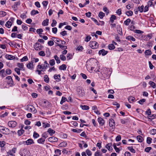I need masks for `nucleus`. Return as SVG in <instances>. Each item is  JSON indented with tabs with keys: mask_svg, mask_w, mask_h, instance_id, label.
<instances>
[{
	"mask_svg": "<svg viewBox=\"0 0 156 156\" xmlns=\"http://www.w3.org/2000/svg\"><path fill=\"white\" fill-rule=\"evenodd\" d=\"M89 62H90L89 65L92 70L94 69L95 66L97 65V61L95 58H91L89 60Z\"/></svg>",
	"mask_w": 156,
	"mask_h": 156,
	"instance_id": "nucleus-1",
	"label": "nucleus"
},
{
	"mask_svg": "<svg viewBox=\"0 0 156 156\" xmlns=\"http://www.w3.org/2000/svg\"><path fill=\"white\" fill-rule=\"evenodd\" d=\"M89 45L90 47L93 49H97L99 46L98 43L95 41H90Z\"/></svg>",
	"mask_w": 156,
	"mask_h": 156,
	"instance_id": "nucleus-2",
	"label": "nucleus"
},
{
	"mask_svg": "<svg viewBox=\"0 0 156 156\" xmlns=\"http://www.w3.org/2000/svg\"><path fill=\"white\" fill-rule=\"evenodd\" d=\"M27 109L34 114L36 113L37 112L36 109L31 105H28L27 106Z\"/></svg>",
	"mask_w": 156,
	"mask_h": 156,
	"instance_id": "nucleus-3",
	"label": "nucleus"
},
{
	"mask_svg": "<svg viewBox=\"0 0 156 156\" xmlns=\"http://www.w3.org/2000/svg\"><path fill=\"white\" fill-rule=\"evenodd\" d=\"M34 49L37 51H40L42 50L44 47L41 45L39 43H36L34 45Z\"/></svg>",
	"mask_w": 156,
	"mask_h": 156,
	"instance_id": "nucleus-4",
	"label": "nucleus"
},
{
	"mask_svg": "<svg viewBox=\"0 0 156 156\" xmlns=\"http://www.w3.org/2000/svg\"><path fill=\"white\" fill-rule=\"evenodd\" d=\"M76 90L77 94L79 96L83 97L84 95L85 94L82 92L81 88L80 87H77Z\"/></svg>",
	"mask_w": 156,
	"mask_h": 156,
	"instance_id": "nucleus-5",
	"label": "nucleus"
},
{
	"mask_svg": "<svg viewBox=\"0 0 156 156\" xmlns=\"http://www.w3.org/2000/svg\"><path fill=\"white\" fill-rule=\"evenodd\" d=\"M6 79L8 80V81H7V83L10 86L13 85V81L11 76H8L6 77Z\"/></svg>",
	"mask_w": 156,
	"mask_h": 156,
	"instance_id": "nucleus-6",
	"label": "nucleus"
},
{
	"mask_svg": "<svg viewBox=\"0 0 156 156\" xmlns=\"http://www.w3.org/2000/svg\"><path fill=\"white\" fill-rule=\"evenodd\" d=\"M9 126L11 127H15L17 125V123L15 121H9L8 123Z\"/></svg>",
	"mask_w": 156,
	"mask_h": 156,
	"instance_id": "nucleus-7",
	"label": "nucleus"
},
{
	"mask_svg": "<svg viewBox=\"0 0 156 156\" xmlns=\"http://www.w3.org/2000/svg\"><path fill=\"white\" fill-rule=\"evenodd\" d=\"M42 70H43V71H45L46 69H47V68L49 66V65L47 61H45L44 62V64H42Z\"/></svg>",
	"mask_w": 156,
	"mask_h": 156,
	"instance_id": "nucleus-8",
	"label": "nucleus"
},
{
	"mask_svg": "<svg viewBox=\"0 0 156 156\" xmlns=\"http://www.w3.org/2000/svg\"><path fill=\"white\" fill-rule=\"evenodd\" d=\"M48 141L51 142H57L58 140L57 138L54 136L50 137L48 138Z\"/></svg>",
	"mask_w": 156,
	"mask_h": 156,
	"instance_id": "nucleus-9",
	"label": "nucleus"
},
{
	"mask_svg": "<svg viewBox=\"0 0 156 156\" xmlns=\"http://www.w3.org/2000/svg\"><path fill=\"white\" fill-rule=\"evenodd\" d=\"M20 1H17L15 2L14 5L12 6V8L14 11H16L17 9V6L20 5Z\"/></svg>",
	"mask_w": 156,
	"mask_h": 156,
	"instance_id": "nucleus-10",
	"label": "nucleus"
},
{
	"mask_svg": "<svg viewBox=\"0 0 156 156\" xmlns=\"http://www.w3.org/2000/svg\"><path fill=\"white\" fill-rule=\"evenodd\" d=\"M108 52V51H105L104 49H102L99 51L98 54L99 55H101L102 56H104L106 55Z\"/></svg>",
	"mask_w": 156,
	"mask_h": 156,
	"instance_id": "nucleus-11",
	"label": "nucleus"
},
{
	"mask_svg": "<svg viewBox=\"0 0 156 156\" xmlns=\"http://www.w3.org/2000/svg\"><path fill=\"white\" fill-rule=\"evenodd\" d=\"M60 75V74H55L54 76V79L57 82H59L61 81Z\"/></svg>",
	"mask_w": 156,
	"mask_h": 156,
	"instance_id": "nucleus-12",
	"label": "nucleus"
},
{
	"mask_svg": "<svg viewBox=\"0 0 156 156\" xmlns=\"http://www.w3.org/2000/svg\"><path fill=\"white\" fill-rule=\"evenodd\" d=\"M109 125L110 127H115V123L114 120L113 119H110L109 120Z\"/></svg>",
	"mask_w": 156,
	"mask_h": 156,
	"instance_id": "nucleus-13",
	"label": "nucleus"
},
{
	"mask_svg": "<svg viewBox=\"0 0 156 156\" xmlns=\"http://www.w3.org/2000/svg\"><path fill=\"white\" fill-rule=\"evenodd\" d=\"M5 58L8 60H11L15 58V57L12 55L6 54L5 56Z\"/></svg>",
	"mask_w": 156,
	"mask_h": 156,
	"instance_id": "nucleus-14",
	"label": "nucleus"
},
{
	"mask_svg": "<svg viewBox=\"0 0 156 156\" xmlns=\"http://www.w3.org/2000/svg\"><path fill=\"white\" fill-rule=\"evenodd\" d=\"M1 130H3L4 132H2L4 134H9L10 133V131L9 129L7 128H5L2 129H1Z\"/></svg>",
	"mask_w": 156,
	"mask_h": 156,
	"instance_id": "nucleus-15",
	"label": "nucleus"
},
{
	"mask_svg": "<svg viewBox=\"0 0 156 156\" xmlns=\"http://www.w3.org/2000/svg\"><path fill=\"white\" fill-rule=\"evenodd\" d=\"M25 143L27 145H31L33 144H34V142L33 140L31 139H29L25 141Z\"/></svg>",
	"mask_w": 156,
	"mask_h": 156,
	"instance_id": "nucleus-16",
	"label": "nucleus"
},
{
	"mask_svg": "<svg viewBox=\"0 0 156 156\" xmlns=\"http://www.w3.org/2000/svg\"><path fill=\"white\" fill-rule=\"evenodd\" d=\"M112 144L109 143L107 144L105 146V147L110 151H112Z\"/></svg>",
	"mask_w": 156,
	"mask_h": 156,
	"instance_id": "nucleus-17",
	"label": "nucleus"
},
{
	"mask_svg": "<svg viewBox=\"0 0 156 156\" xmlns=\"http://www.w3.org/2000/svg\"><path fill=\"white\" fill-rule=\"evenodd\" d=\"M17 66L19 67V69H20L21 70H24V65L23 63L18 62L17 63Z\"/></svg>",
	"mask_w": 156,
	"mask_h": 156,
	"instance_id": "nucleus-18",
	"label": "nucleus"
},
{
	"mask_svg": "<svg viewBox=\"0 0 156 156\" xmlns=\"http://www.w3.org/2000/svg\"><path fill=\"white\" fill-rule=\"evenodd\" d=\"M98 121L99 124L101 126H102L104 124V121L101 118H98Z\"/></svg>",
	"mask_w": 156,
	"mask_h": 156,
	"instance_id": "nucleus-19",
	"label": "nucleus"
},
{
	"mask_svg": "<svg viewBox=\"0 0 156 156\" xmlns=\"http://www.w3.org/2000/svg\"><path fill=\"white\" fill-rule=\"evenodd\" d=\"M117 19L116 16L114 15H112L110 18V21L111 23H113L114 20Z\"/></svg>",
	"mask_w": 156,
	"mask_h": 156,
	"instance_id": "nucleus-20",
	"label": "nucleus"
},
{
	"mask_svg": "<svg viewBox=\"0 0 156 156\" xmlns=\"http://www.w3.org/2000/svg\"><path fill=\"white\" fill-rule=\"evenodd\" d=\"M126 39L129 41H135V39L131 36H128L126 37Z\"/></svg>",
	"mask_w": 156,
	"mask_h": 156,
	"instance_id": "nucleus-21",
	"label": "nucleus"
},
{
	"mask_svg": "<svg viewBox=\"0 0 156 156\" xmlns=\"http://www.w3.org/2000/svg\"><path fill=\"white\" fill-rule=\"evenodd\" d=\"M27 151V149H22L20 152V154L22 156H25V152H26Z\"/></svg>",
	"mask_w": 156,
	"mask_h": 156,
	"instance_id": "nucleus-22",
	"label": "nucleus"
},
{
	"mask_svg": "<svg viewBox=\"0 0 156 156\" xmlns=\"http://www.w3.org/2000/svg\"><path fill=\"white\" fill-rule=\"evenodd\" d=\"M45 141V139H44L43 137H42L38 139L37 140V142L38 143L44 144V143Z\"/></svg>",
	"mask_w": 156,
	"mask_h": 156,
	"instance_id": "nucleus-23",
	"label": "nucleus"
},
{
	"mask_svg": "<svg viewBox=\"0 0 156 156\" xmlns=\"http://www.w3.org/2000/svg\"><path fill=\"white\" fill-rule=\"evenodd\" d=\"M51 136H52L55 133V131L51 128H49L47 131Z\"/></svg>",
	"mask_w": 156,
	"mask_h": 156,
	"instance_id": "nucleus-24",
	"label": "nucleus"
},
{
	"mask_svg": "<svg viewBox=\"0 0 156 156\" xmlns=\"http://www.w3.org/2000/svg\"><path fill=\"white\" fill-rule=\"evenodd\" d=\"M128 99L129 102L130 103H132L135 101V98L134 97L130 96L128 98Z\"/></svg>",
	"mask_w": 156,
	"mask_h": 156,
	"instance_id": "nucleus-25",
	"label": "nucleus"
},
{
	"mask_svg": "<svg viewBox=\"0 0 156 156\" xmlns=\"http://www.w3.org/2000/svg\"><path fill=\"white\" fill-rule=\"evenodd\" d=\"M117 29L118 33L120 35H122V29L120 26H117Z\"/></svg>",
	"mask_w": 156,
	"mask_h": 156,
	"instance_id": "nucleus-26",
	"label": "nucleus"
},
{
	"mask_svg": "<svg viewBox=\"0 0 156 156\" xmlns=\"http://www.w3.org/2000/svg\"><path fill=\"white\" fill-rule=\"evenodd\" d=\"M48 21L49 20L48 19L44 20L42 23V25L44 26L48 25Z\"/></svg>",
	"mask_w": 156,
	"mask_h": 156,
	"instance_id": "nucleus-27",
	"label": "nucleus"
},
{
	"mask_svg": "<svg viewBox=\"0 0 156 156\" xmlns=\"http://www.w3.org/2000/svg\"><path fill=\"white\" fill-rule=\"evenodd\" d=\"M149 84L153 88H155L156 87V84L154 82L151 81H150L149 83Z\"/></svg>",
	"mask_w": 156,
	"mask_h": 156,
	"instance_id": "nucleus-28",
	"label": "nucleus"
},
{
	"mask_svg": "<svg viewBox=\"0 0 156 156\" xmlns=\"http://www.w3.org/2000/svg\"><path fill=\"white\" fill-rule=\"evenodd\" d=\"M66 65L63 64L59 67V69L61 70H64L66 69Z\"/></svg>",
	"mask_w": 156,
	"mask_h": 156,
	"instance_id": "nucleus-29",
	"label": "nucleus"
},
{
	"mask_svg": "<svg viewBox=\"0 0 156 156\" xmlns=\"http://www.w3.org/2000/svg\"><path fill=\"white\" fill-rule=\"evenodd\" d=\"M106 72L108 74L107 75L106 73H104V76L105 78H106L108 77L109 76V75L111 74V71L109 70H107Z\"/></svg>",
	"mask_w": 156,
	"mask_h": 156,
	"instance_id": "nucleus-30",
	"label": "nucleus"
},
{
	"mask_svg": "<svg viewBox=\"0 0 156 156\" xmlns=\"http://www.w3.org/2000/svg\"><path fill=\"white\" fill-rule=\"evenodd\" d=\"M80 107L83 110H87L89 109V106L86 105H81Z\"/></svg>",
	"mask_w": 156,
	"mask_h": 156,
	"instance_id": "nucleus-31",
	"label": "nucleus"
},
{
	"mask_svg": "<svg viewBox=\"0 0 156 156\" xmlns=\"http://www.w3.org/2000/svg\"><path fill=\"white\" fill-rule=\"evenodd\" d=\"M12 25V24L10 22H9V21H7L5 24V26L6 27L9 28H10Z\"/></svg>",
	"mask_w": 156,
	"mask_h": 156,
	"instance_id": "nucleus-32",
	"label": "nucleus"
},
{
	"mask_svg": "<svg viewBox=\"0 0 156 156\" xmlns=\"http://www.w3.org/2000/svg\"><path fill=\"white\" fill-rule=\"evenodd\" d=\"M108 49L110 50H113L115 48V46L113 44H110L108 46Z\"/></svg>",
	"mask_w": 156,
	"mask_h": 156,
	"instance_id": "nucleus-33",
	"label": "nucleus"
},
{
	"mask_svg": "<svg viewBox=\"0 0 156 156\" xmlns=\"http://www.w3.org/2000/svg\"><path fill=\"white\" fill-rule=\"evenodd\" d=\"M136 138L138 142H142L143 140L142 137L140 135L137 136Z\"/></svg>",
	"mask_w": 156,
	"mask_h": 156,
	"instance_id": "nucleus-34",
	"label": "nucleus"
},
{
	"mask_svg": "<svg viewBox=\"0 0 156 156\" xmlns=\"http://www.w3.org/2000/svg\"><path fill=\"white\" fill-rule=\"evenodd\" d=\"M5 70L4 69H2L0 71V74L2 75V77H4L6 76V75L5 74Z\"/></svg>",
	"mask_w": 156,
	"mask_h": 156,
	"instance_id": "nucleus-35",
	"label": "nucleus"
},
{
	"mask_svg": "<svg viewBox=\"0 0 156 156\" xmlns=\"http://www.w3.org/2000/svg\"><path fill=\"white\" fill-rule=\"evenodd\" d=\"M145 54L147 55H150L152 54L151 51L150 50H147L145 51Z\"/></svg>",
	"mask_w": 156,
	"mask_h": 156,
	"instance_id": "nucleus-36",
	"label": "nucleus"
},
{
	"mask_svg": "<svg viewBox=\"0 0 156 156\" xmlns=\"http://www.w3.org/2000/svg\"><path fill=\"white\" fill-rule=\"evenodd\" d=\"M54 58L56 62L58 64L60 62V60L59 58L57 55H55L54 56Z\"/></svg>",
	"mask_w": 156,
	"mask_h": 156,
	"instance_id": "nucleus-37",
	"label": "nucleus"
},
{
	"mask_svg": "<svg viewBox=\"0 0 156 156\" xmlns=\"http://www.w3.org/2000/svg\"><path fill=\"white\" fill-rule=\"evenodd\" d=\"M120 121L121 123L122 124H125L129 121V120L127 119H120Z\"/></svg>",
	"mask_w": 156,
	"mask_h": 156,
	"instance_id": "nucleus-38",
	"label": "nucleus"
},
{
	"mask_svg": "<svg viewBox=\"0 0 156 156\" xmlns=\"http://www.w3.org/2000/svg\"><path fill=\"white\" fill-rule=\"evenodd\" d=\"M72 131L74 132L80 133L82 130V129H72Z\"/></svg>",
	"mask_w": 156,
	"mask_h": 156,
	"instance_id": "nucleus-39",
	"label": "nucleus"
},
{
	"mask_svg": "<svg viewBox=\"0 0 156 156\" xmlns=\"http://www.w3.org/2000/svg\"><path fill=\"white\" fill-rule=\"evenodd\" d=\"M44 81L47 83L49 82V78L47 75H45L44 77Z\"/></svg>",
	"mask_w": 156,
	"mask_h": 156,
	"instance_id": "nucleus-40",
	"label": "nucleus"
},
{
	"mask_svg": "<svg viewBox=\"0 0 156 156\" xmlns=\"http://www.w3.org/2000/svg\"><path fill=\"white\" fill-rule=\"evenodd\" d=\"M138 10L140 12H143L144 10V6L142 5L141 6H139L138 7Z\"/></svg>",
	"mask_w": 156,
	"mask_h": 156,
	"instance_id": "nucleus-41",
	"label": "nucleus"
},
{
	"mask_svg": "<svg viewBox=\"0 0 156 156\" xmlns=\"http://www.w3.org/2000/svg\"><path fill=\"white\" fill-rule=\"evenodd\" d=\"M105 16V14L102 12H100L99 13L98 16L101 19H102Z\"/></svg>",
	"mask_w": 156,
	"mask_h": 156,
	"instance_id": "nucleus-42",
	"label": "nucleus"
},
{
	"mask_svg": "<svg viewBox=\"0 0 156 156\" xmlns=\"http://www.w3.org/2000/svg\"><path fill=\"white\" fill-rule=\"evenodd\" d=\"M126 14L128 16H130L133 15V12L132 11H129L126 12Z\"/></svg>",
	"mask_w": 156,
	"mask_h": 156,
	"instance_id": "nucleus-43",
	"label": "nucleus"
},
{
	"mask_svg": "<svg viewBox=\"0 0 156 156\" xmlns=\"http://www.w3.org/2000/svg\"><path fill=\"white\" fill-rule=\"evenodd\" d=\"M24 133V130L23 129H21L18 131V135L19 136H21Z\"/></svg>",
	"mask_w": 156,
	"mask_h": 156,
	"instance_id": "nucleus-44",
	"label": "nucleus"
},
{
	"mask_svg": "<svg viewBox=\"0 0 156 156\" xmlns=\"http://www.w3.org/2000/svg\"><path fill=\"white\" fill-rule=\"evenodd\" d=\"M42 137L45 139L48 137V133L46 132L44 133L42 135Z\"/></svg>",
	"mask_w": 156,
	"mask_h": 156,
	"instance_id": "nucleus-45",
	"label": "nucleus"
},
{
	"mask_svg": "<svg viewBox=\"0 0 156 156\" xmlns=\"http://www.w3.org/2000/svg\"><path fill=\"white\" fill-rule=\"evenodd\" d=\"M128 149L132 153H135L136 152L135 150L132 147H128Z\"/></svg>",
	"mask_w": 156,
	"mask_h": 156,
	"instance_id": "nucleus-46",
	"label": "nucleus"
},
{
	"mask_svg": "<svg viewBox=\"0 0 156 156\" xmlns=\"http://www.w3.org/2000/svg\"><path fill=\"white\" fill-rule=\"evenodd\" d=\"M27 67L29 69H32L33 68V63H29L27 65Z\"/></svg>",
	"mask_w": 156,
	"mask_h": 156,
	"instance_id": "nucleus-47",
	"label": "nucleus"
},
{
	"mask_svg": "<svg viewBox=\"0 0 156 156\" xmlns=\"http://www.w3.org/2000/svg\"><path fill=\"white\" fill-rule=\"evenodd\" d=\"M130 21L131 20L129 19L128 18L124 21V23L127 26L129 24Z\"/></svg>",
	"mask_w": 156,
	"mask_h": 156,
	"instance_id": "nucleus-48",
	"label": "nucleus"
},
{
	"mask_svg": "<svg viewBox=\"0 0 156 156\" xmlns=\"http://www.w3.org/2000/svg\"><path fill=\"white\" fill-rule=\"evenodd\" d=\"M49 63L51 66H54L55 63V60L54 59L50 60L49 61Z\"/></svg>",
	"mask_w": 156,
	"mask_h": 156,
	"instance_id": "nucleus-49",
	"label": "nucleus"
},
{
	"mask_svg": "<svg viewBox=\"0 0 156 156\" xmlns=\"http://www.w3.org/2000/svg\"><path fill=\"white\" fill-rule=\"evenodd\" d=\"M6 12L4 11H0V16L3 17L6 16Z\"/></svg>",
	"mask_w": 156,
	"mask_h": 156,
	"instance_id": "nucleus-50",
	"label": "nucleus"
},
{
	"mask_svg": "<svg viewBox=\"0 0 156 156\" xmlns=\"http://www.w3.org/2000/svg\"><path fill=\"white\" fill-rule=\"evenodd\" d=\"M50 124L48 123H43V126L44 128H46L47 127H50Z\"/></svg>",
	"mask_w": 156,
	"mask_h": 156,
	"instance_id": "nucleus-51",
	"label": "nucleus"
},
{
	"mask_svg": "<svg viewBox=\"0 0 156 156\" xmlns=\"http://www.w3.org/2000/svg\"><path fill=\"white\" fill-rule=\"evenodd\" d=\"M58 45L59 46L61 49H66L67 48V47L66 46L61 45L59 44H58Z\"/></svg>",
	"mask_w": 156,
	"mask_h": 156,
	"instance_id": "nucleus-52",
	"label": "nucleus"
},
{
	"mask_svg": "<svg viewBox=\"0 0 156 156\" xmlns=\"http://www.w3.org/2000/svg\"><path fill=\"white\" fill-rule=\"evenodd\" d=\"M86 152L87 155L88 156H90L92 154V153L88 149L86 150Z\"/></svg>",
	"mask_w": 156,
	"mask_h": 156,
	"instance_id": "nucleus-53",
	"label": "nucleus"
},
{
	"mask_svg": "<svg viewBox=\"0 0 156 156\" xmlns=\"http://www.w3.org/2000/svg\"><path fill=\"white\" fill-rule=\"evenodd\" d=\"M39 136V134L36 132L34 131V132L33 137L35 138H37Z\"/></svg>",
	"mask_w": 156,
	"mask_h": 156,
	"instance_id": "nucleus-54",
	"label": "nucleus"
},
{
	"mask_svg": "<svg viewBox=\"0 0 156 156\" xmlns=\"http://www.w3.org/2000/svg\"><path fill=\"white\" fill-rule=\"evenodd\" d=\"M39 13V12L37 10H32L31 12V14L32 15H34Z\"/></svg>",
	"mask_w": 156,
	"mask_h": 156,
	"instance_id": "nucleus-55",
	"label": "nucleus"
},
{
	"mask_svg": "<svg viewBox=\"0 0 156 156\" xmlns=\"http://www.w3.org/2000/svg\"><path fill=\"white\" fill-rule=\"evenodd\" d=\"M14 70L18 75H20V70H21L20 69L18 68H15Z\"/></svg>",
	"mask_w": 156,
	"mask_h": 156,
	"instance_id": "nucleus-56",
	"label": "nucleus"
},
{
	"mask_svg": "<svg viewBox=\"0 0 156 156\" xmlns=\"http://www.w3.org/2000/svg\"><path fill=\"white\" fill-rule=\"evenodd\" d=\"M20 17L23 19H25L27 17V16L26 15V13H23L21 14L20 15Z\"/></svg>",
	"mask_w": 156,
	"mask_h": 156,
	"instance_id": "nucleus-57",
	"label": "nucleus"
},
{
	"mask_svg": "<svg viewBox=\"0 0 156 156\" xmlns=\"http://www.w3.org/2000/svg\"><path fill=\"white\" fill-rule=\"evenodd\" d=\"M38 54L39 55L41 56H44L45 55V54L43 51H41L39 52Z\"/></svg>",
	"mask_w": 156,
	"mask_h": 156,
	"instance_id": "nucleus-58",
	"label": "nucleus"
},
{
	"mask_svg": "<svg viewBox=\"0 0 156 156\" xmlns=\"http://www.w3.org/2000/svg\"><path fill=\"white\" fill-rule=\"evenodd\" d=\"M28 60V58L27 56H25L23 57L22 59H20V61L21 62L26 61H27Z\"/></svg>",
	"mask_w": 156,
	"mask_h": 156,
	"instance_id": "nucleus-59",
	"label": "nucleus"
},
{
	"mask_svg": "<svg viewBox=\"0 0 156 156\" xmlns=\"http://www.w3.org/2000/svg\"><path fill=\"white\" fill-rule=\"evenodd\" d=\"M94 156H103V155L99 151H97L95 153Z\"/></svg>",
	"mask_w": 156,
	"mask_h": 156,
	"instance_id": "nucleus-60",
	"label": "nucleus"
},
{
	"mask_svg": "<svg viewBox=\"0 0 156 156\" xmlns=\"http://www.w3.org/2000/svg\"><path fill=\"white\" fill-rule=\"evenodd\" d=\"M57 22L56 21L54 20L53 19L52 20V23L51 24V26L52 27H55L56 26V24H57Z\"/></svg>",
	"mask_w": 156,
	"mask_h": 156,
	"instance_id": "nucleus-61",
	"label": "nucleus"
},
{
	"mask_svg": "<svg viewBox=\"0 0 156 156\" xmlns=\"http://www.w3.org/2000/svg\"><path fill=\"white\" fill-rule=\"evenodd\" d=\"M55 154L60 155L61 154V150L58 149H57L55 151Z\"/></svg>",
	"mask_w": 156,
	"mask_h": 156,
	"instance_id": "nucleus-62",
	"label": "nucleus"
},
{
	"mask_svg": "<svg viewBox=\"0 0 156 156\" xmlns=\"http://www.w3.org/2000/svg\"><path fill=\"white\" fill-rule=\"evenodd\" d=\"M91 39V37L90 36H87L85 39V41L88 42Z\"/></svg>",
	"mask_w": 156,
	"mask_h": 156,
	"instance_id": "nucleus-63",
	"label": "nucleus"
},
{
	"mask_svg": "<svg viewBox=\"0 0 156 156\" xmlns=\"http://www.w3.org/2000/svg\"><path fill=\"white\" fill-rule=\"evenodd\" d=\"M150 133L152 135H154L156 133V129H153L150 131Z\"/></svg>",
	"mask_w": 156,
	"mask_h": 156,
	"instance_id": "nucleus-64",
	"label": "nucleus"
}]
</instances>
